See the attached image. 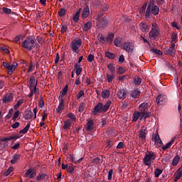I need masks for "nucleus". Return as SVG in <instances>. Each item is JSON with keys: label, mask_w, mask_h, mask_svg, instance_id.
Here are the masks:
<instances>
[{"label": "nucleus", "mask_w": 182, "mask_h": 182, "mask_svg": "<svg viewBox=\"0 0 182 182\" xmlns=\"http://www.w3.org/2000/svg\"><path fill=\"white\" fill-rule=\"evenodd\" d=\"M151 13V4H149L145 13V18L148 19V18H150V14Z\"/></svg>", "instance_id": "36"}, {"label": "nucleus", "mask_w": 182, "mask_h": 182, "mask_svg": "<svg viewBox=\"0 0 182 182\" xmlns=\"http://www.w3.org/2000/svg\"><path fill=\"white\" fill-rule=\"evenodd\" d=\"M63 107H65V105L63 103V98L61 97L60 102L59 103V105L56 109L57 113H60L62 112Z\"/></svg>", "instance_id": "29"}, {"label": "nucleus", "mask_w": 182, "mask_h": 182, "mask_svg": "<svg viewBox=\"0 0 182 182\" xmlns=\"http://www.w3.org/2000/svg\"><path fill=\"white\" fill-rule=\"evenodd\" d=\"M12 100H14V95L11 93H8L4 95L2 102L3 103H10Z\"/></svg>", "instance_id": "11"}, {"label": "nucleus", "mask_w": 182, "mask_h": 182, "mask_svg": "<svg viewBox=\"0 0 182 182\" xmlns=\"http://www.w3.org/2000/svg\"><path fill=\"white\" fill-rule=\"evenodd\" d=\"M146 8H147V2L144 3L143 6L141 7L139 11L140 15H143V14L146 12Z\"/></svg>", "instance_id": "47"}, {"label": "nucleus", "mask_w": 182, "mask_h": 182, "mask_svg": "<svg viewBox=\"0 0 182 182\" xmlns=\"http://www.w3.org/2000/svg\"><path fill=\"white\" fill-rule=\"evenodd\" d=\"M146 134H147V130L145 129L144 127H141V129L139 130V139L140 143L144 144L146 143Z\"/></svg>", "instance_id": "7"}, {"label": "nucleus", "mask_w": 182, "mask_h": 182, "mask_svg": "<svg viewBox=\"0 0 182 182\" xmlns=\"http://www.w3.org/2000/svg\"><path fill=\"white\" fill-rule=\"evenodd\" d=\"M163 173V170L160 169V168H156L155 170L154 174H155V177L156 178H158V177H160V175Z\"/></svg>", "instance_id": "49"}, {"label": "nucleus", "mask_w": 182, "mask_h": 182, "mask_svg": "<svg viewBox=\"0 0 182 182\" xmlns=\"http://www.w3.org/2000/svg\"><path fill=\"white\" fill-rule=\"evenodd\" d=\"M106 77H107V82L110 83V82H112V80L115 77L114 73H111V74H107Z\"/></svg>", "instance_id": "41"}, {"label": "nucleus", "mask_w": 182, "mask_h": 182, "mask_svg": "<svg viewBox=\"0 0 182 182\" xmlns=\"http://www.w3.org/2000/svg\"><path fill=\"white\" fill-rule=\"evenodd\" d=\"M14 171V167L10 166L4 173V176H5V177H8V176L10 175L11 172Z\"/></svg>", "instance_id": "48"}, {"label": "nucleus", "mask_w": 182, "mask_h": 182, "mask_svg": "<svg viewBox=\"0 0 182 182\" xmlns=\"http://www.w3.org/2000/svg\"><path fill=\"white\" fill-rule=\"evenodd\" d=\"M80 12H82V9H79L75 13V14L73 16V21L74 22H77L79 21V16L80 15Z\"/></svg>", "instance_id": "39"}, {"label": "nucleus", "mask_w": 182, "mask_h": 182, "mask_svg": "<svg viewBox=\"0 0 182 182\" xmlns=\"http://www.w3.org/2000/svg\"><path fill=\"white\" fill-rule=\"evenodd\" d=\"M97 39L99 42H100V43H102V45H106V43H107L106 38L103 36V34H101V33L98 34Z\"/></svg>", "instance_id": "28"}, {"label": "nucleus", "mask_w": 182, "mask_h": 182, "mask_svg": "<svg viewBox=\"0 0 182 182\" xmlns=\"http://www.w3.org/2000/svg\"><path fill=\"white\" fill-rule=\"evenodd\" d=\"M180 162V156L178 155H176V156L173 157L172 160V166H176L178 163Z\"/></svg>", "instance_id": "37"}, {"label": "nucleus", "mask_w": 182, "mask_h": 182, "mask_svg": "<svg viewBox=\"0 0 182 182\" xmlns=\"http://www.w3.org/2000/svg\"><path fill=\"white\" fill-rule=\"evenodd\" d=\"M31 127V123L27 124V125L21 130L19 131L21 134H26L29 131V128Z\"/></svg>", "instance_id": "33"}, {"label": "nucleus", "mask_w": 182, "mask_h": 182, "mask_svg": "<svg viewBox=\"0 0 182 182\" xmlns=\"http://www.w3.org/2000/svg\"><path fill=\"white\" fill-rule=\"evenodd\" d=\"M124 72H126V70L123 68V67H119L117 70V73H118V75H123Z\"/></svg>", "instance_id": "52"}, {"label": "nucleus", "mask_w": 182, "mask_h": 182, "mask_svg": "<svg viewBox=\"0 0 182 182\" xmlns=\"http://www.w3.org/2000/svg\"><path fill=\"white\" fill-rule=\"evenodd\" d=\"M38 85V82L35 79V77H31L28 81V86L30 89V94L28 97H32L35 93H36V86Z\"/></svg>", "instance_id": "4"}, {"label": "nucleus", "mask_w": 182, "mask_h": 182, "mask_svg": "<svg viewBox=\"0 0 182 182\" xmlns=\"http://www.w3.org/2000/svg\"><path fill=\"white\" fill-rule=\"evenodd\" d=\"M89 15H90V10L89 9V6H86L82 9L81 16H82V19H86V18H87V16H89Z\"/></svg>", "instance_id": "12"}, {"label": "nucleus", "mask_w": 182, "mask_h": 182, "mask_svg": "<svg viewBox=\"0 0 182 182\" xmlns=\"http://www.w3.org/2000/svg\"><path fill=\"white\" fill-rule=\"evenodd\" d=\"M101 96L102 99H107L110 96V90L109 89L102 91Z\"/></svg>", "instance_id": "25"}, {"label": "nucleus", "mask_w": 182, "mask_h": 182, "mask_svg": "<svg viewBox=\"0 0 182 182\" xmlns=\"http://www.w3.org/2000/svg\"><path fill=\"white\" fill-rule=\"evenodd\" d=\"M94 124H95V122H93L92 119L88 121L85 127L87 132H92V130H93Z\"/></svg>", "instance_id": "21"}, {"label": "nucleus", "mask_w": 182, "mask_h": 182, "mask_svg": "<svg viewBox=\"0 0 182 182\" xmlns=\"http://www.w3.org/2000/svg\"><path fill=\"white\" fill-rule=\"evenodd\" d=\"M17 139H21V136L12 135L10 136L1 138L0 140H1V141H11V140H17Z\"/></svg>", "instance_id": "13"}, {"label": "nucleus", "mask_w": 182, "mask_h": 182, "mask_svg": "<svg viewBox=\"0 0 182 182\" xmlns=\"http://www.w3.org/2000/svg\"><path fill=\"white\" fill-rule=\"evenodd\" d=\"M159 36H160V28L157 23H154L151 24V28L149 33V38L151 41H157Z\"/></svg>", "instance_id": "2"}, {"label": "nucleus", "mask_w": 182, "mask_h": 182, "mask_svg": "<svg viewBox=\"0 0 182 182\" xmlns=\"http://www.w3.org/2000/svg\"><path fill=\"white\" fill-rule=\"evenodd\" d=\"M151 52H153V53H156V55H163V52H161V50H159L152 49Z\"/></svg>", "instance_id": "62"}, {"label": "nucleus", "mask_w": 182, "mask_h": 182, "mask_svg": "<svg viewBox=\"0 0 182 182\" xmlns=\"http://www.w3.org/2000/svg\"><path fill=\"white\" fill-rule=\"evenodd\" d=\"M107 68L111 72V73H116V68L114 67L113 63L108 64Z\"/></svg>", "instance_id": "43"}, {"label": "nucleus", "mask_w": 182, "mask_h": 182, "mask_svg": "<svg viewBox=\"0 0 182 182\" xmlns=\"http://www.w3.org/2000/svg\"><path fill=\"white\" fill-rule=\"evenodd\" d=\"M171 39H172V42H177L178 41L177 33H173L171 36Z\"/></svg>", "instance_id": "63"}, {"label": "nucleus", "mask_w": 182, "mask_h": 182, "mask_svg": "<svg viewBox=\"0 0 182 182\" xmlns=\"http://www.w3.org/2000/svg\"><path fill=\"white\" fill-rule=\"evenodd\" d=\"M112 176H113V169H110V170L109 171L108 175H107L108 180H112Z\"/></svg>", "instance_id": "61"}, {"label": "nucleus", "mask_w": 182, "mask_h": 182, "mask_svg": "<svg viewBox=\"0 0 182 182\" xmlns=\"http://www.w3.org/2000/svg\"><path fill=\"white\" fill-rule=\"evenodd\" d=\"M140 91L138 90H134L131 93V96L132 97H134V99H137V97H139V96H140Z\"/></svg>", "instance_id": "38"}, {"label": "nucleus", "mask_w": 182, "mask_h": 182, "mask_svg": "<svg viewBox=\"0 0 182 182\" xmlns=\"http://www.w3.org/2000/svg\"><path fill=\"white\" fill-rule=\"evenodd\" d=\"M18 117H19V110H17L14 112V117H13L14 121L16 122Z\"/></svg>", "instance_id": "59"}, {"label": "nucleus", "mask_w": 182, "mask_h": 182, "mask_svg": "<svg viewBox=\"0 0 182 182\" xmlns=\"http://www.w3.org/2000/svg\"><path fill=\"white\" fill-rule=\"evenodd\" d=\"M3 66L6 68V69L9 70V74L12 75V73H14V70L18 68V63H13V64L11 65L8 63L3 62Z\"/></svg>", "instance_id": "8"}, {"label": "nucleus", "mask_w": 182, "mask_h": 182, "mask_svg": "<svg viewBox=\"0 0 182 182\" xmlns=\"http://www.w3.org/2000/svg\"><path fill=\"white\" fill-rule=\"evenodd\" d=\"M173 176L174 178V181L177 182L178 180H180L182 177V171L180 169H178L176 173H174Z\"/></svg>", "instance_id": "24"}, {"label": "nucleus", "mask_w": 182, "mask_h": 182, "mask_svg": "<svg viewBox=\"0 0 182 182\" xmlns=\"http://www.w3.org/2000/svg\"><path fill=\"white\" fill-rule=\"evenodd\" d=\"M92 26V21H87L83 24L82 31L87 32Z\"/></svg>", "instance_id": "20"}, {"label": "nucleus", "mask_w": 182, "mask_h": 182, "mask_svg": "<svg viewBox=\"0 0 182 182\" xmlns=\"http://www.w3.org/2000/svg\"><path fill=\"white\" fill-rule=\"evenodd\" d=\"M82 46V39L78 38L77 40L74 39L71 42L70 48L75 53H79V48Z\"/></svg>", "instance_id": "6"}, {"label": "nucleus", "mask_w": 182, "mask_h": 182, "mask_svg": "<svg viewBox=\"0 0 182 182\" xmlns=\"http://www.w3.org/2000/svg\"><path fill=\"white\" fill-rule=\"evenodd\" d=\"M70 127H72V120L70 119H67L64 122V125L63 127V128L64 129V130H69L70 129Z\"/></svg>", "instance_id": "19"}, {"label": "nucleus", "mask_w": 182, "mask_h": 182, "mask_svg": "<svg viewBox=\"0 0 182 182\" xmlns=\"http://www.w3.org/2000/svg\"><path fill=\"white\" fill-rule=\"evenodd\" d=\"M160 11V9L159 6L154 5V6H151V12L153 14V15H159V12Z\"/></svg>", "instance_id": "26"}, {"label": "nucleus", "mask_w": 182, "mask_h": 182, "mask_svg": "<svg viewBox=\"0 0 182 182\" xmlns=\"http://www.w3.org/2000/svg\"><path fill=\"white\" fill-rule=\"evenodd\" d=\"M117 96L118 99H120L121 100L126 99V90H119L117 93Z\"/></svg>", "instance_id": "14"}, {"label": "nucleus", "mask_w": 182, "mask_h": 182, "mask_svg": "<svg viewBox=\"0 0 182 182\" xmlns=\"http://www.w3.org/2000/svg\"><path fill=\"white\" fill-rule=\"evenodd\" d=\"M105 56L106 58H108V59H114V58H116V55L114 53L109 51L105 52Z\"/></svg>", "instance_id": "45"}, {"label": "nucleus", "mask_w": 182, "mask_h": 182, "mask_svg": "<svg viewBox=\"0 0 182 182\" xmlns=\"http://www.w3.org/2000/svg\"><path fill=\"white\" fill-rule=\"evenodd\" d=\"M141 113V117L140 120H146L148 117H150L151 115V112H148V111H144V112H140Z\"/></svg>", "instance_id": "17"}, {"label": "nucleus", "mask_w": 182, "mask_h": 182, "mask_svg": "<svg viewBox=\"0 0 182 182\" xmlns=\"http://www.w3.org/2000/svg\"><path fill=\"white\" fill-rule=\"evenodd\" d=\"M74 68L75 69V73L77 76H79L80 73H82V68L80 67V64H78L77 63L75 64Z\"/></svg>", "instance_id": "31"}, {"label": "nucleus", "mask_w": 182, "mask_h": 182, "mask_svg": "<svg viewBox=\"0 0 182 182\" xmlns=\"http://www.w3.org/2000/svg\"><path fill=\"white\" fill-rule=\"evenodd\" d=\"M141 80H142L141 78H140L139 77H136L134 80V84L136 85H141Z\"/></svg>", "instance_id": "51"}, {"label": "nucleus", "mask_w": 182, "mask_h": 182, "mask_svg": "<svg viewBox=\"0 0 182 182\" xmlns=\"http://www.w3.org/2000/svg\"><path fill=\"white\" fill-rule=\"evenodd\" d=\"M58 15L59 16L62 17V16H65V15H66V9H61L60 10V11L58 12Z\"/></svg>", "instance_id": "54"}, {"label": "nucleus", "mask_w": 182, "mask_h": 182, "mask_svg": "<svg viewBox=\"0 0 182 182\" xmlns=\"http://www.w3.org/2000/svg\"><path fill=\"white\" fill-rule=\"evenodd\" d=\"M86 105L85 104V102H82L80 106H79V112H83V110H85V107Z\"/></svg>", "instance_id": "57"}, {"label": "nucleus", "mask_w": 182, "mask_h": 182, "mask_svg": "<svg viewBox=\"0 0 182 182\" xmlns=\"http://www.w3.org/2000/svg\"><path fill=\"white\" fill-rule=\"evenodd\" d=\"M68 117L70 119L71 122H73L74 123H76V116L72 112H70L68 114Z\"/></svg>", "instance_id": "46"}, {"label": "nucleus", "mask_w": 182, "mask_h": 182, "mask_svg": "<svg viewBox=\"0 0 182 182\" xmlns=\"http://www.w3.org/2000/svg\"><path fill=\"white\" fill-rule=\"evenodd\" d=\"M166 55H170L171 56H174L176 55V49L168 47L165 50Z\"/></svg>", "instance_id": "27"}, {"label": "nucleus", "mask_w": 182, "mask_h": 182, "mask_svg": "<svg viewBox=\"0 0 182 182\" xmlns=\"http://www.w3.org/2000/svg\"><path fill=\"white\" fill-rule=\"evenodd\" d=\"M21 159V155L15 154L13 156V159L11 161V164H16L18 163V161Z\"/></svg>", "instance_id": "35"}, {"label": "nucleus", "mask_w": 182, "mask_h": 182, "mask_svg": "<svg viewBox=\"0 0 182 182\" xmlns=\"http://www.w3.org/2000/svg\"><path fill=\"white\" fill-rule=\"evenodd\" d=\"M85 96V91L80 90L77 95V99H80V97H83Z\"/></svg>", "instance_id": "58"}, {"label": "nucleus", "mask_w": 182, "mask_h": 182, "mask_svg": "<svg viewBox=\"0 0 182 182\" xmlns=\"http://www.w3.org/2000/svg\"><path fill=\"white\" fill-rule=\"evenodd\" d=\"M70 160L72 163H74V164H77L81 163L82 160H83V157L78 159L77 157H73V156L70 155Z\"/></svg>", "instance_id": "23"}, {"label": "nucleus", "mask_w": 182, "mask_h": 182, "mask_svg": "<svg viewBox=\"0 0 182 182\" xmlns=\"http://www.w3.org/2000/svg\"><path fill=\"white\" fill-rule=\"evenodd\" d=\"M2 11L4 14H6L7 15H9V14H12V10L9 8L4 7L2 9Z\"/></svg>", "instance_id": "53"}, {"label": "nucleus", "mask_w": 182, "mask_h": 182, "mask_svg": "<svg viewBox=\"0 0 182 182\" xmlns=\"http://www.w3.org/2000/svg\"><path fill=\"white\" fill-rule=\"evenodd\" d=\"M100 161V157H97L92 159V164H99Z\"/></svg>", "instance_id": "56"}, {"label": "nucleus", "mask_w": 182, "mask_h": 182, "mask_svg": "<svg viewBox=\"0 0 182 182\" xmlns=\"http://www.w3.org/2000/svg\"><path fill=\"white\" fill-rule=\"evenodd\" d=\"M139 27L141 32H143L144 33H147V32H149V26H147V24H146V23L141 22V23H139Z\"/></svg>", "instance_id": "15"}, {"label": "nucleus", "mask_w": 182, "mask_h": 182, "mask_svg": "<svg viewBox=\"0 0 182 182\" xmlns=\"http://www.w3.org/2000/svg\"><path fill=\"white\" fill-rule=\"evenodd\" d=\"M139 109L140 112H147L149 109V103L143 102L139 106Z\"/></svg>", "instance_id": "22"}, {"label": "nucleus", "mask_w": 182, "mask_h": 182, "mask_svg": "<svg viewBox=\"0 0 182 182\" xmlns=\"http://www.w3.org/2000/svg\"><path fill=\"white\" fill-rule=\"evenodd\" d=\"M25 176L26 177H28V178H33V177L36 176V171L33 170L32 168H30L26 171Z\"/></svg>", "instance_id": "10"}, {"label": "nucleus", "mask_w": 182, "mask_h": 182, "mask_svg": "<svg viewBox=\"0 0 182 182\" xmlns=\"http://www.w3.org/2000/svg\"><path fill=\"white\" fill-rule=\"evenodd\" d=\"M35 39H32L31 38H26L22 42V48H24V49H26L27 50H32L33 48H35Z\"/></svg>", "instance_id": "5"}, {"label": "nucleus", "mask_w": 182, "mask_h": 182, "mask_svg": "<svg viewBox=\"0 0 182 182\" xmlns=\"http://www.w3.org/2000/svg\"><path fill=\"white\" fill-rule=\"evenodd\" d=\"M75 168H76V166H75L72 164L68 165V170L69 173H73V171H75Z\"/></svg>", "instance_id": "50"}, {"label": "nucleus", "mask_w": 182, "mask_h": 182, "mask_svg": "<svg viewBox=\"0 0 182 182\" xmlns=\"http://www.w3.org/2000/svg\"><path fill=\"white\" fill-rule=\"evenodd\" d=\"M122 38L120 37H117L114 40V46H116L117 48H120V45L122 43Z\"/></svg>", "instance_id": "34"}, {"label": "nucleus", "mask_w": 182, "mask_h": 182, "mask_svg": "<svg viewBox=\"0 0 182 182\" xmlns=\"http://www.w3.org/2000/svg\"><path fill=\"white\" fill-rule=\"evenodd\" d=\"M124 147H126V145L123 142H119L117 146V149H124Z\"/></svg>", "instance_id": "64"}, {"label": "nucleus", "mask_w": 182, "mask_h": 182, "mask_svg": "<svg viewBox=\"0 0 182 182\" xmlns=\"http://www.w3.org/2000/svg\"><path fill=\"white\" fill-rule=\"evenodd\" d=\"M69 89V87L68 86V85H66L64 88L62 90V91L60 92V95L61 96H66V95L68 94V90Z\"/></svg>", "instance_id": "44"}, {"label": "nucleus", "mask_w": 182, "mask_h": 182, "mask_svg": "<svg viewBox=\"0 0 182 182\" xmlns=\"http://www.w3.org/2000/svg\"><path fill=\"white\" fill-rule=\"evenodd\" d=\"M110 105H112V101H107L105 105L102 102H98L94 107L92 111V114L94 116H97L99 113H106L107 110H109V107H110Z\"/></svg>", "instance_id": "1"}, {"label": "nucleus", "mask_w": 182, "mask_h": 182, "mask_svg": "<svg viewBox=\"0 0 182 182\" xmlns=\"http://www.w3.org/2000/svg\"><path fill=\"white\" fill-rule=\"evenodd\" d=\"M154 141L155 144H156V146H158L159 147H161V146L163 145V141H161V139L160 138Z\"/></svg>", "instance_id": "55"}, {"label": "nucleus", "mask_w": 182, "mask_h": 182, "mask_svg": "<svg viewBox=\"0 0 182 182\" xmlns=\"http://www.w3.org/2000/svg\"><path fill=\"white\" fill-rule=\"evenodd\" d=\"M49 178V176L46 173H38L36 177L37 181H42V180H48Z\"/></svg>", "instance_id": "18"}, {"label": "nucleus", "mask_w": 182, "mask_h": 182, "mask_svg": "<svg viewBox=\"0 0 182 182\" xmlns=\"http://www.w3.org/2000/svg\"><path fill=\"white\" fill-rule=\"evenodd\" d=\"M122 48L124 50H126V52L132 53L134 49V45H133V43L132 42H124L122 45Z\"/></svg>", "instance_id": "9"}, {"label": "nucleus", "mask_w": 182, "mask_h": 182, "mask_svg": "<svg viewBox=\"0 0 182 182\" xmlns=\"http://www.w3.org/2000/svg\"><path fill=\"white\" fill-rule=\"evenodd\" d=\"M32 117H33V112H32L31 110L27 111L25 114L26 120H30V119H32Z\"/></svg>", "instance_id": "40"}, {"label": "nucleus", "mask_w": 182, "mask_h": 182, "mask_svg": "<svg viewBox=\"0 0 182 182\" xmlns=\"http://www.w3.org/2000/svg\"><path fill=\"white\" fill-rule=\"evenodd\" d=\"M113 39H114V34L113 33L108 34L106 38L107 43H112Z\"/></svg>", "instance_id": "32"}, {"label": "nucleus", "mask_w": 182, "mask_h": 182, "mask_svg": "<svg viewBox=\"0 0 182 182\" xmlns=\"http://www.w3.org/2000/svg\"><path fill=\"white\" fill-rule=\"evenodd\" d=\"M156 103L159 106H161V105H164V101L166 100V97L164 95H159L156 98Z\"/></svg>", "instance_id": "16"}, {"label": "nucleus", "mask_w": 182, "mask_h": 182, "mask_svg": "<svg viewBox=\"0 0 182 182\" xmlns=\"http://www.w3.org/2000/svg\"><path fill=\"white\" fill-rule=\"evenodd\" d=\"M154 160H156V154L153 151H147L143 159L144 165L150 167L151 164H153V161H154Z\"/></svg>", "instance_id": "3"}, {"label": "nucleus", "mask_w": 182, "mask_h": 182, "mask_svg": "<svg viewBox=\"0 0 182 182\" xmlns=\"http://www.w3.org/2000/svg\"><path fill=\"white\" fill-rule=\"evenodd\" d=\"M87 59L88 62H93L95 60V55L90 54Z\"/></svg>", "instance_id": "60"}, {"label": "nucleus", "mask_w": 182, "mask_h": 182, "mask_svg": "<svg viewBox=\"0 0 182 182\" xmlns=\"http://www.w3.org/2000/svg\"><path fill=\"white\" fill-rule=\"evenodd\" d=\"M141 117V113L140 112L135 111L132 116V122H137L139 119Z\"/></svg>", "instance_id": "30"}, {"label": "nucleus", "mask_w": 182, "mask_h": 182, "mask_svg": "<svg viewBox=\"0 0 182 182\" xmlns=\"http://www.w3.org/2000/svg\"><path fill=\"white\" fill-rule=\"evenodd\" d=\"M174 143V139H171V141L168 142L165 146H162V150H167V149H170L173 144Z\"/></svg>", "instance_id": "42"}]
</instances>
